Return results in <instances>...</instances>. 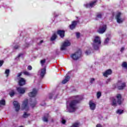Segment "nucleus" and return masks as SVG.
Instances as JSON below:
<instances>
[{"label":"nucleus","mask_w":127,"mask_h":127,"mask_svg":"<svg viewBox=\"0 0 127 127\" xmlns=\"http://www.w3.org/2000/svg\"><path fill=\"white\" fill-rule=\"evenodd\" d=\"M44 122H48V118L44 117L43 119Z\"/></svg>","instance_id":"72a5a7b5"},{"label":"nucleus","mask_w":127,"mask_h":127,"mask_svg":"<svg viewBox=\"0 0 127 127\" xmlns=\"http://www.w3.org/2000/svg\"><path fill=\"white\" fill-rule=\"evenodd\" d=\"M23 73L24 75H26V76H29V75H30L29 72H28V71H24Z\"/></svg>","instance_id":"cd10ccee"},{"label":"nucleus","mask_w":127,"mask_h":127,"mask_svg":"<svg viewBox=\"0 0 127 127\" xmlns=\"http://www.w3.org/2000/svg\"><path fill=\"white\" fill-rule=\"evenodd\" d=\"M69 80H70V76L66 75L65 79L62 81L63 84H66V82H68Z\"/></svg>","instance_id":"a211bd4d"},{"label":"nucleus","mask_w":127,"mask_h":127,"mask_svg":"<svg viewBox=\"0 0 127 127\" xmlns=\"http://www.w3.org/2000/svg\"><path fill=\"white\" fill-rule=\"evenodd\" d=\"M125 87H126V83H124L122 84V86L118 87V89L119 90H123Z\"/></svg>","instance_id":"4be33fe9"},{"label":"nucleus","mask_w":127,"mask_h":127,"mask_svg":"<svg viewBox=\"0 0 127 127\" xmlns=\"http://www.w3.org/2000/svg\"><path fill=\"white\" fill-rule=\"evenodd\" d=\"M15 94V92L13 90H11L9 93V94L10 95V97H13Z\"/></svg>","instance_id":"5701e85b"},{"label":"nucleus","mask_w":127,"mask_h":127,"mask_svg":"<svg viewBox=\"0 0 127 127\" xmlns=\"http://www.w3.org/2000/svg\"><path fill=\"white\" fill-rule=\"evenodd\" d=\"M76 37L77 38H79L80 37V33H76Z\"/></svg>","instance_id":"4c0bfd02"},{"label":"nucleus","mask_w":127,"mask_h":127,"mask_svg":"<svg viewBox=\"0 0 127 127\" xmlns=\"http://www.w3.org/2000/svg\"><path fill=\"white\" fill-rule=\"evenodd\" d=\"M82 54V52L81 51H78V52L72 54L71 56V58L73 59V60H78L80 57H81V55Z\"/></svg>","instance_id":"7ed1b4c3"},{"label":"nucleus","mask_w":127,"mask_h":127,"mask_svg":"<svg viewBox=\"0 0 127 127\" xmlns=\"http://www.w3.org/2000/svg\"><path fill=\"white\" fill-rule=\"evenodd\" d=\"M13 104L14 105V107H15L16 112H18L20 108V105H19V104H18V102H17V101H14L13 102Z\"/></svg>","instance_id":"0eeeda50"},{"label":"nucleus","mask_w":127,"mask_h":127,"mask_svg":"<svg viewBox=\"0 0 127 127\" xmlns=\"http://www.w3.org/2000/svg\"><path fill=\"white\" fill-rule=\"evenodd\" d=\"M123 113H124V110H118L117 111V113L119 114V115H121V114H123Z\"/></svg>","instance_id":"a878e982"},{"label":"nucleus","mask_w":127,"mask_h":127,"mask_svg":"<svg viewBox=\"0 0 127 127\" xmlns=\"http://www.w3.org/2000/svg\"><path fill=\"white\" fill-rule=\"evenodd\" d=\"M46 72V68H43L41 69V77L42 78H43L44 77V75H45V73Z\"/></svg>","instance_id":"aec40b11"},{"label":"nucleus","mask_w":127,"mask_h":127,"mask_svg":"<svg viewBox=\"0 0 127 127\" xmlns=\"http://www.w3.org/2000/svg\"><path fill=\"white\" fill-rule=\"evenodd\" d=\"M109 38H106L104 41V44H107V43L109 42Z\"/></svg>","instance_id":"473e14b6"},{"label":"nucleus","mask_w":127,"mask_h":127,"mask_svg":"<svg viewBox=\"0 0 127 127\" xmlns=\"http://www.w3.org/2000/svg\"><path fill=\"white\" fill-rule=\"evenodd\" d=\"M4 62L3 61H0V67H1V66H2Z\"/></svg>","instance_id":"c9c22d12"},{"label":"nucleus","mask_w":127,"mask_h":127,"mask_svg":"<svg viewBox=\"0 0 127 127\" xmlns=\"http://www.w3.org/2000/svg\"><path fill=\"white\" fill-rule=\"evenodd\" d=\"M18 47H19L18 46H16L14 47V49H17L18 48Z\"/></svg>","instance_id":"a18cd8bd"},{"label":"nucleus","mask_w":127,"mask_h":127,"mask_svg":"<svg viewBox=\"0 0 127 127\" xmlns=\"http://www.w3.org/2000/svg\"><path fill=\"white\" fill-rule=\"evenodd\" d=\"M18 83H19V86H24V85H25L26 84L25 79H24V78L22 77H21L19 80Z\"/></svg>","instance_id":"1a4fd4ad"},{"label":"nucleus","mask_w":127,"mask_h":127,"mask_svg":"<svg viewBox=\"0 0 127 127\" xmlns=\"http://www.w3.org/2000/svg\"><path fill=\"white\" fill-rule=\"evenodd\" d=\"M125 50V48H122L121 49V52H123V51H124Z\"/></svg>","instance_id":"c03bdc74"},{"label":"nucleus","mask_w":127,"mask_h":127,"mask_svg":"<svg viewBox=\"0 0 127 127\" xmlns=\"http://www.w3.org/2000/svg\"><path fill=\"white\" fill-rule=\"evenodd\" d=\"M43 42V40L41 41L40 43H42Z\"/></svg>","instance_id":"49530a36"},{"label":"nucleus","mask_w":127,"mask_h":127,"mask_svg":"<svg viewBox=\"0 0 127 127\" xmlns=\"http://www.w3.org/2000/svg\"><path fill=\"white\" fill-rule=\"evenodd\" d=\"M70 45L71 43H70V42H69V41L68 40H66L64 42V43L62 45L61 49V50H65L67 46H70Z\"/></svg>","instance_id":"39448f33"},{"label":"nucleus","mask_w":127,"mask_h":127,"mask_svg":"<svg viewBox=\"0 0 127 127\" xmlns=\"http://www.w3.org/2000/svg\"><path fill=\"white\" fill-rule=\"evenodd\" d=\"M86 54H87V55H89V54H90V53H91V52L90 51H89L88 52V51H86L85 52Z\"/></svg>","instance_id":"58836bf2"},{"label":"nucleus","mask_w":127,"mask_h":127,"mask_svg":"<svg viewBox=\"0 0 127 127\" xmlns=\"http://www.w3.org/2000/svg\"><path fill=\"white\" fill-rule=\"evenodd\" d=\"M116 97V99H117V102L114 98H112V105L114 107H116L117 103L118 105H122L123 103V101L122 100V95L117 94Z\"/></svg>","instance_id":"f03ea898"},{"label":"nucleus","mask_w":127,"mask_h":127,"mask_svg":"<svg viewBox=\"0 0 127 127\" xmlns=\"http://www.w3.org/2000/svg\"><path fill=\"white\" fill-rule=\"evenodd\" d=\"M96 127H102V125H101L100 124H97L96 125Z\"/></svg>","instance_id":"37998d69"},{"label":"nucleus","mask_w":127,"mask_h":127,"mask_svg":"<svg viewBox=\"0 0 127 127\" xmlns=\"http://www.w3.org/2000/svg\"><path fill=\"white\" fill-rule=\"evenodd\" d=\"M36 94H37V90H36V89H33V91L29 93L28 94L29 97H35V96H36Z\"/></svg>","instance_id":"9b49d317"},{"label":"nucleus","mask_w":127,"mask_h":127,"mask_svg":"<svg viewBox=\"0 0 127 127\" xmlns=\"http://www.w3.org/2000/svg\"><path fill=\"white\" fill-rule=\"evenodd\" d=\"M95 81V78H91L90 80V83H93Z\"/></svg>","instance_id":"ea45409f"},{"label":"nucleus","mask_w":127,"mask_h":127,"mask_svg":"<svg viewBox=\"0 0 127 127\" xmlns=\"http://www.w3.org/2000/svg\"><path fill=\"white\" fill-rule=\"evenodd\" d=\"M45 62H46V61L45 60V59H44L41 61V64L42 66H43V65H44V64H45Z\"/></svg>","instance_id":"c756f323"},{"label":"nucleus","mask_w":127,"mask_h":127,"mask_svg":"<svg viewBox=\"0 0 127 127\" xmlns=\"http://www.w3.org/2000/svg\"><path fill=\"white\" fill-rule=\"evenodd\" d=\"M89 106H90V108L91 110H92V111H94V110H95V109H96V104H95L92 101H90L89 102Z\"/></svg>","instance_id":"4468645a"},{"label":"nucleus","mask_w":127,"mask_h":127,"mask_svg":"<svg viewBox=\"0 0 127 127\" xmlns=\"http://www.w3.org/2000/svg\"><path fill=\"white\" fill-rule=\"evenodd\" d=\"M27 69L30 71L32 70V66H31V65H29L27 67Z\"/></svg>","instance_id":"f704fd0d"},{"label":"nucleus","mask_w":127,"mask_h":127,"mask_svg":"<svg viewBox=\"0 0 127 127\" xmlns=\"http://www.w3.org/2000/svg\"><path fill=\"white\" fill-rule=\"evenodd\" d=\"M0 105H3L4 106L5 105V100H2L0 101Z\"/></svg>","instance_id":"bb28decb"},{"label":"nucleus","mask_w":127,"mask_h":127,"mask_svg":"<svg viewBox=\"0 0 127 127\" xmlns=\"http://www.w3.org/2000/svg\"><path fill=\"white\" fill-rule=\"evenodd\" d=\"M25 90H26V88H21V87L17 88V91L20 94H24V93H25Z\"/></svg>","instance_id":"ddd939ff"},{"label":"nucleus","mask_w":127,"mask_h":127,"mask_svg":"<svg viewBox=\"0 0 127 127\" xmlns=\"http://www.w3.org/2000/svg\"><path fill=\"white\" fill-rule=\"evenodd\" d=\"M79 126H80V123L76 122L73 124L72 127H79Z\"/></svg>","instance_id":"b1692460"},{"label":"nucleus","mask_w":127,"mask_h":127,"mask_svg":"<svg viewBox=\"0 0 127 127\" xmlns=\"http://www.w3.org/2000/svg\"><path fill=\"white\" fill-rule=\"evenodd\" d=\"M65 123H66V121L65 120H63L62 121V124H65Z\"/></svg>","instance_id":"a19ab883"},{"label":"nucleus","mask_w":127,"mask_h":127,"mask_svg":"<svg viewBox=\"0 0 127 127\" xmlns=\"http://www.w3.org/2000/svg\"><path fill=\"white\" fill-rule=\"evenodd\" d=\"M21 75H22V73L20 72L18 74L17 77H20V76H21Z\"/></svg>","instance_id":"79ce46f5"},{"label":"nucleus","mask_w":127,"mask_h":127,"mask_svg":"<svg viewBox=\"0 0 127 127\" xmlns=\"http://www.w3.org/2000/svg\"><path fill=\"white\" fill-rule=\"evenodd\" d=\"M58 34H59L61 37L63 38L65 35V31L59 30L58 31Z\"/></svg>","instance_id":"f3484780"},{"label":"nucleus","mask_w":127,"mask_h":127,"mask_svg":"<svg viewBox=\"0 0 127 127\" xmlns=\"http://www.w3.org/2000/svg\"><path fill=\"white\" fill-rule=\"evenodd\" d=\"M77 22H78V21H73L72 22V24L69 25V28L70 29H74V28H75V27H76V26L77 25Z\"/></svg>","instance_id":"dca6fc26"},{"label":"nucleus","mask_w":127,"mask_h":127,"mask_svg":"<svg viewBox=\"0 0 127 127\" xmlns=\"http://www.w3.org/2000/svg\"><path fill=\"white\" fill-rule=\"evenodd\" d=\"M94 43L97 44H101V39L99 36H95L94 40Z\"/></svg>","instance_id":"2eb2a0df"},{"label":"nucleus","mask_w":127,"mask_h":127,"mask_svg":"<svg viewBox=\"0 0 127 127\" xmlns=\"http://www.w3.org/2000/svg\"><path fill=\"white\" fill-rule=\"evenodd\" d=\"M101 96H102V93L100 92H98L97 93V98L99 99Z\"/></svg>","instance_id":"7c9ffc66"},{"label":"nucleus","mask_w":127,"mask_h":127,"mask_svg":"<svg viewBox=\"0 0 127 127\" xmlns=\"http://www.w3.org/2000/svg\"><path fill=\"white\" fill-rule=\"evenodd\" d=\"M97 3V0L91 1L89 3L86 4L85 6L87 8L88 7H93L96 5V3Z\"/></svg>","instance_id":"423d86ee"},{"label":"nucleus","mask_w":127,"mask_h":127,"mask_svg":"<svg viewBox=\"0 0 127 127\" xmlns=\"http://www.w3.org/2000/svg\"><path fill=\"white\" fill-rule=\"evenodd\" d=\"M121 14H122V13L121 12H119L118 13H117V15H116V19L117 20V22H118L119 23H121L123 21V20H122L120 18V17H121Z\"/></svg>","instance_id":"9d476101"},{"label":"nucleus","mask_w":127,"mask_h":127,"mask_svg":"<svg viewBox=\"0 0 127 127\" xmlns=\"http://www.w3.org/2000/svg\"><path fill=\"white\" fill-rule=\"evenodd\" d=\"M97 17L98 18H101V17H102V15L101 13H99L98 15H97Z\"/></svg>","instance_id":"e433bc0d"},{"label":"nucleus","mask_w":127,"mask_h":127,"mask_svg":"<svg viewBox=\"0 0 127 127\" xmlns=\"http://www.w3.org/2000/svg\"><path fill=\"white\" fill-rule=\"evenodd\" d=\"M69 80H70V76L66 75L65 79L62 81L63 84H66V82H68Z\"/></svg>","instance_id":"6ab92c4d"},{"label":"nucleus","mask_w":127,"mask_h":127,"mask_svg":"<svg viewBox=\"0 0 127 127\" xmlns=\"http://www.w3.org/2000/svg\"><path fill=\"white\" fill-rule=\"evenodd\" d=\"M28 103V100L26 99L23 103V110H26L27 111L28 110V106H27Z\"/></svg>","instance_id":"6e6552de"},{"label":"nucleus","mask_w":127,"mask_h":127,"mask_svg":"<svg viewBox=\"0 0 127 127\" xmlns=\"http://www.w3.org/2000/svg\"><path fill=\"white\" fill-rule=\"evenodd\" d=\"M112 73V69H108L103 73V76L107 77L109 75H111Z\"/></svg>","instance_id":"f8f14e48"},{"label":"nucleus","mask_w":127,"mask_h":127,"mask_svg":"<svg viewBox=\"0 0 127 127\" xmlns=\"http://www.w3.org/2000/svg\"><path fill=\"white\" fill-rule=\"evenodd\" d=\"M122 67L124 68H127V62H125L122 64Z\"/></svg>","instance_id":"393cba45"},{"label":"nucleus","mask_w":127,"mask_h":127,"mask_svg":"<svg viewBox=\"0 0 127 127\" xmlns=\"http://www.w3.org/2000/svg\"><path fill=\"white\" fill-rule=\"evenodd\" d=\"M57 38V36L56 35V34H54L51 38V41H53L54 40H55V39H56Z\"/></svg>","instance_id":"412c9836"},{"label":"nucleus","mask_w":127,"mask_h":127,"mask_svg":"<svg viewBox=\"0 0 127 127\" xmlns=\"http://www.w3.org/2000/svg\"><path fill=\"white\" fill-rule=\"evenodd\" d=\"M29 116H30V114H27L26 112H25L23 115V118H27Z\"/></svg>","instance_id":"c85d7f7f"},{"label":"nucleus","mask_w":127,"mask_h":127,"mask_svg":"<svg viewBox=\"0 0 127 127\" xmlns=\"http://www.w3.org/2000/svg\"><path fill=\"white\" fill-rule=\"evenodd\" d=\"M5 73L6 74V76L8 77V74H9V69H6Z\"/></svg>","instance_id":"2f4dec72"},{"label":"nucleus","mask_w":127,"mask_h":127,"mask_svg":"<svg viewBox=\"0 0 127 127\" xmlns=\"http://www.w3.org/2000/svg\"><path fill=\"white\" fill-rule=\"evenodd\" d=\"M106 30H107V25H103L99 27L97 31L99 33L102 34Z\"/></svg>","instance_id":"20e7f679"},{"label":"nucleus","mask_w":127,"mask_h":127,"mask_svg":"<svg viewBox=\"0 0 127 127\" xmlns=\"http://www.w3.org/2000/svg\"><path fill=\"white\" fill-rule=\"evenodd\" d=\"M81 100L80 96H73L71 98V101L69 103V107L70 108V112H75L76 111V105L80 103V101Z\"/></svg>","instance_id":"f257e3e1"}]
</instances>
